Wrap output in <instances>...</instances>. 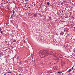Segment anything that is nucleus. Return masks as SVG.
<instances>
[{
  "mask_svg": "<svg viewBox=\"0 0 75 75\" xmlns=\"http://www.w3.org/2000/svg\"><path fill=\"white\" fill-rule=\"evenodd\" d=\"M49 54V53L47 51H45L43 50H42L40 52V57L41 58H43L46 56H47Z\"/></svg>",
  "mask_w": 75,
  "mask_h": 75,
  "instance_id": "f257e3e1",
  "label": "nucleus"
},
{
  "mask_svg": "<svg viewBox=\"0 0 75 75\" xmlns=\"http://www.w3.org/2000/svg\"><path fill=\"white\" fill-rule=\"evenodd\" d=\"M14 35H15V33H12V34L11 35V37H14Z\"/></svg>",
  "mask_w": 75,
  "mask_h": 75,
  "instance_id": "f03ea898",
  "label": "nucleus"
},
{
  "mask_svg": "<svg viewBox=\"0 0 75 75\" xmlns=\"http://www.w3.org/2000/svg\"><path fill=\"white\" fill-rule=\"evenodd\" d=\"M3 52H2L1 53H0V57H2V56H3L4 55V54L3 53Z\"/></svg>",
  "mask_w": 75,
  "mask_h": 75,
  "instance_id": "7ed1b4c3",
  "label": "nucleus"
},
{
  "mask_svg": "<svg viewBox=\"0 0 75 75\" xmlns=\"http://www.w3.org/2000/svg\"><path fill=\"white\" fill-rule=\"evenodd\" d=\"M65 18H68V15H66L65 16Z\"/></svg>",
  "mask_w": 75,
  "mask_h": 75,
  "instance_id": "20e7f679",
  "label": "nucleus"
},
{
  "mask_svg": "<svg viewBox=\"0 0 75 75\" xmlns=\"http://www.w3.org/2000/svg\"><path fill=\"white\" fill-rule=\"evenodd\" d=\"M49 21H51L52 20V18L51 17H49L48 19Z\"/></svg>",
  "mask_w": 75,
  "mask_h": 75,
  "instance_id": "39448f33",
  "label": "nucleus"
},
{
  "mask_svg": "<svg viewBox=\"0 0 75 75\" xmlns=\"http://www.w3.org/2000/svg\"><path fill=\"white\" fill-rule=\"evenodd\" d=\"M64 33L63 31H62L61 33H60V35H63L64 34Z\"/></svg>",
  "mask_w": 75,
  "mask_h": 75,
  "instance_id": "423d86ee",
  "label": "nucleus"
},
{
  "mask_svg": "<svg viewBox=\"0 0 75 75\" xmlns=\"http://www.w3.org/2000/svg\"><path fill=\"white\" fill-rule=\"evenodd\" d=\"M11 17H14V16H15V15L14 14H12V15H11Z\"/></svg>",
  "mask_w": 75,
  "mask_h": 75,
  "instance_id": "0eeeda50",
  "label": "nucleus"
},
{
  "mask_svg": "<svg viewBox=\"0 0 75 75\" xmlns=\"http://www.w3.org/2000/svg\"><path fill=\"white\" fill-rule=\"evenodd\" d=\"M10 21L11 23H13L14 22V21L13 20H11Z\"/></svg>",
  "mask_w": 75,
  "mask_h": 75,
  "instance_id": "6e6552de",
  "label": "nucleus"
},
{
  "mask_svg": "<svg viewBox=\"0 0 75 75\" xmlns=\"http://www.w3.org/2000/svg\"><path fill=\"white\" fill-rule=\"evenodd\" d=\"M57 73H58V74H62V72H60V71H58L57 72Z\"/></svg>",
  "mask_w": 75,
  "mask_h": 75,
  "instance_id": "1a4fd4ad",
  "label": "nucleus"
},
{
  "mask_svg": "<svg viewBox=\"0 0 75 75\" xmlns=\"http://www.w3.org/2000/svg\"><path fill=\"white\" fill-rule=\"evenodd\" d=\"M71 71H72V69H69L68 71V72H71Z\"/></svg>",
  "mask_w": 75,
  "mask_h": 75,
  "instance_id": "9d476101",
  "label": "nucleus"
},
{
  "mask_svg": "<svg viewBox=\"0 0 75 75\" xmlns=\"http://www.w3.org/2000/svg\"><path fill=\"white\" fill-rule=\"evenodd\" d=\"M67 1L66 0L64 1L63 2V3H67Z\"/></svg>",
  "mask_w": 75,
  "mask_h": 75,
  "instance_id": "9b49d317",
  "label": "nucleus"
},
{
  "mask_svg": "<svg viewBox=\"0 0 75 75\" xmlns=\"http://www.w3.org/2000/svg\"><path fill=\"white\" fill-rule=\"evenodd\" d=\"M12 13L13 14H14V13H15V11H14V10L12 11Z\"/></svg>",
  "mask_w": 75,
  "mask_h": 75,
  "instance_id": "f8f14e48",
  "label": "nucleus"
},
{
  "mask_svg": "<svg viewBox=\"0 0 75 75\" xmlns=\"http://www.w3.org/2000/svg\"><path fill=\"white\" fill-rule=\"evenodd\" d=\"M47 5H50V2H47Z\"/></svg>",
  "mask_w": 75,
  "mask_h": 75,
  "instance_id": "ddd939ff",
  "label": "nucleus"
},
{
  "mask_svg": "<svg viewBox=\"0 0 75 75\" xmlns=\"http://www.w3.org/2000/svg\"><path fill=\"white\" fill-rule=\"evenodd\" d=\"M73 7H74V6H72V7L71 6H69L70 8H72Z\"/></svg>",
  "mask_w": 75,
  "mask_h": 75,
  "instance_id": "4468645a",
  "label": "nucleus"
},
{
  "mask_svg": "<svg viewBox=\"0 0 75 75\" xmlns=\"http://www.w3.org/2000/svg\"><path fill=\"white\" fill-rule=\"evenodd\" d=\"M13 42H16V40H14L13 41Z\"/></svg>",
  "mask_w": 75,
  "mask_h": 75,
  "instance_id": "2eb2a0df",
  "label": "nucleus"
},
{
  "mask_svg": "<svg viewBox=\"0 0 75 75\" xmlns=\"http://www.w3.org/2000/svg\"><path fill=\"white\" fill-rule=\"evenodd\" d=\"M19 64H20V65H21V64H22V63L19 62Z\"/></svg>",
  "mask_w": 75,
  "mask_h": 75,
  "instance_id": "dca6fc26",
  "label": "nucleus"
},
{
  "mask_svg": "<svg viewBox=\"0 0 75 75\" xmlns=\"http://www.w3.org/2000/svg\"><path fill=\"white\" fill-rule=\"evenodd\" d=\"M71 18L74 19V16H71Z\"/></svg>",
  "mask_w": 75,
  "mask_h": 75,
  "instance_id": "f3484780",
  "label": "nucleus"
},
{
  "mask_svg": "<svg viewBox=\"0 0 75 75\" xmlns=\"http://www.w3.org/2000/svg\"><path fill=\"white\" fill-rule=\"evenodd\" d=\"M73 40H74V41H75V37H74L73 38Z\"/></svg>",
  "mask_w": 75,
  "mask_h": 75,
  "instance_id": "a211bd4d",
  "label": "nucleus"
},
{
  "mask_svg": "<svg viewBox=\"0 0 75 75\" xmlns=\"http://www.w3.org/2000/svg\"><path fill=\"white\" fill-rule=\"evenodd\" d=\"M57 61H59V59H58V57H57Z\"/></svg>",
  "mask_w": 75,
  "mask_h": 75,
  "instance_id": "6ab92c4d",
  "label": "nucleus"
},
{
  "mask_svg": "<svg viewBox=\"0 0 75 75\" xmlns=\"http://www.w3.org/2000/svg\"><path fill=\"white\" fill-rule=\"evenodd\" d=\"M8 73H11V71H8Z\"/></svg>",
  "mask_w": 75,
  "mask_h": 75,
  "instance_id": "aec40b11",
  "label": "nucleus"
},
{
  "mask_svg": "<svg viewBox=\"0 0 75 75\" xmlns=\"http://www.w3.org/2000/svg\"><path fill=\"white\" fill-rule=\"evenodd\" d=\"M13 17H12V16H11V17H10V18L11 19V18H13Z\"/></svg>",
  "mask_w": 75,
  "mask_h": 75,
  "instance_id": "412c9836",
  "label": "nucleus"
},
{
  "mask_svg": "<svg viewBox=\"0 0 75 75\" xmlns=\"http://www.w3.org/2000/svg\"><path fill=\"white\" fill-rule=\"evenodd\" d=\"M32 59H33V57L32 56Z\"/></svg>",
  "mask_w": 75,
  "mask_h": 75,
  "instance_id": "4be33fe9",
  "label": "nucleus"
},
{
  "mask_svg": "<svg viewBox=\"0 0 75 75\" xmlns=\"http://www.w3.org/2000/svg\"><path fill=\"white\" fill-rule=\"evenodd\" d=\"M14 31H15V30H12L13 32H14Z\"/></svg>",
  "mask_w": 75,
  "mask_h": 75,
  "instance_id": "5701e85b",
  "label": "nucleus"
},
{
  "mask_svg": "<svg viewBox=\"0 0 75 75\" xmlns=\"http://www.w3.org/2000/svg\"><path fill=\"white\" fill-rule=\"evenodd\" d=\"M19 75H22V74H19Z\"/></svg>",
  "mask_w": 75,
  "mask_h": 75,
  "instance_id": "b1692460",
  "label": "nucleus"
},
{
  "mask_svg": "<svg viewBox=\"0 0 75 75\" xmlns=\"http://www.w3.org/2000/svg\"><path fill=\"white\" fill-rule=\"evenodd\" d=\"M6 74H7V73H5L4 75H6Z\"/></svg>",
  "mask_w": 75,
  "mask_h": 75,
  "instance_id": "393cba45",
  "label": "nucleus"
},
{
  "mask_svg": "<svg viewBox=\"0 0 75 75\" xmlns=\"http://www.w3.org/2000/svg\"><path fill=\"white\" fill-rule=\"evenodd\" d=\"M25 1H28V0H25Z\"/></svg>",
  "mask_w": 75,
  "mask_h": 75,
  "instance_id": "a878e982",
  "label": "nucleus"
},
{
  "mask_svg": "<svg viewBox=\"0 0 75 75\" xmlns=\"http://www.w3.org/2000/svg\"><path fill=\"white\" fill-rule=\"evenodd\" d=\"M56 35H59V34L57 33H56Z\"/></svg>",
  "mask_w": 75,
  "mask_h": 75,
  "instance_id": "bb28decb",
  "label": "nucleus"
},
{
  "mask_svg": "<svg viewBox=\"0 0 75 75\" xmlns=\"http://www.w3.org/2000/svg\"><path fill=\"white\" fill-rule=\"evenodd\" d=\"M73 51H74V52H75V50H74Z\"/></svg>",
  "mask_w": 75,
  "mask_h": 75,
  "instance_id": "cd10ccee",
  "label": "nucleus"
},
{
  "mask_svg": "<svg viewBox=\"0 0 75 75\" xmlns=\"http://www.w3.org/2000/svg\"><path fill=\"white\" fill-rule=\"evenodd\" d=\"M26 6V5H25V6H24V7H25Z\"/></svg>",
  "mask_w": 75,
  "mask_h": 75,
  "instance_id": "c85d7f7f",
  "label": "nucleus"
},
{
  "mask_svg": "<svg viewBox=\"0 0 75 75\" xmlns=\"http://www.w3.org/2000/svg\"><path fill=\"white\" fill-rule=\"evenodd\" d=\"M28 8H30V6L28 7Z\"/></svg>",
  "mask_w": 75,
  "mask_h": 75,
  "instance_id": "c756f323",
  "label": "nucleus"
},
{
  "mask_svg": "<svg viewBox=\"0 0 75 75\" xmlns=\"http://www.w3.org/2000/svg\"><path fill=\"white\" fill-rule=\"evenodd\" d=\"M18 58H18V57L17 58V59H18Z\"/></svg>",
  "mask_w": 75,
  "mask_h": 75,
  "instance_id": "7c9ffc66",
  "label": "nucleus"
},
{
  "mask_svg": "<svg viewBox=\"0 0 75 75\" xmlns=\"http://www.w3.org/2000/svg\"><path fill=\"white\" fill-rule=\"evenodd\" d=\"M74 68V67H71V69H73Z\"/></svg>",
  "mask_w": 75,
  "mask_h": 75,
  "instance_id": "2f4dec72",
  "label": "nucleus"
},
{
  "mask_svg": "<svg viewBox=\"0 0 75 75\" xmlns=\"http://www.w3.org/2000/svg\"><path fill=\"white\" fill-rule=\"evenodd\" d=\"M62 13H63V11H62Z\"/></svg>",
  "mask_w": 75,
  "mask_h": 75,
  "instance_id": "473e14b6",
  "label": "nucleus"
},
{
  "mask_svg": "<svg viewBox=\"0 0 75 75\" xmlns=\"http://www.w3.org/2000/svg\"><path fill=\"white\" fill-rule=\"evenodd\" d=\"M1 33H2V31H1Z\"/></svg>",
  "mask_w": 75,
  "mask_h": 75,
  "instance_id": "72a5a7b5",
  "label": "nucleus"
},
{
  "mask_svg": "<svg viewBox=\"0 0 75 75\" xmlns=\"http://www.w3.org/2000/svg\"><path fill=\"white\" fill-rule=\"evenodd\" d=\"M67 35H69V34H68Z\"/></svg>",
  "mask_w": 75,
  "mask_h": 75,
  "instance_id": "f704fd0d",
  "label": "nucleus"
},
{
  "mask_svg": "<svg viewBox=\"0 0 75 75\" xmlns=\"http://www.w3.org/2000/svg\"><path fill=\"white\" fill-rule=\"evenodd\" d=\"M0 31H1V29H0Z\"/></svg>",
  "mask_w": 75,
  "mask_h": 75,
  "instance_id": "c9c22d12",
  "label": "nucleus"
},
{
  "mask_svg": "<svg viewBox=\"0 0 75 75\" xmlns=\"http://www.w3.org/2000/svg\"><path fill=\"white\" fill-rule=\"evenodd\" d=\"M0 52H1V51L0 50Z\"/></svg>",
  "mask_w": 75,
  "mask_h": 75,
  "instance_id": "e433bc0d",
  "label": "nucleus"
},
{
  "mask_svg": "<svg viewBox=\"0 0 75 75\" xmlns=\"http://www.w3.org/2000/svg\"><path fill=\"white\" fill-rule=\"evenodd\" d=\"M65 58H67V57H66V56H65Z\"/></svg>",
  "mask_w": 75,
  "mask_h": 75,
  "instance_id": "4c0bfd02",
  "label": "nucleus"
},
{
  "mask_svg": "<svg viewBox=\"0 0 75 75\" xmlns=\"http://www.w3.org/2000/svg\"><path fill=\"white\" fill-rule=\"evenodd\" d=\"M24 0H22V1H23Z\"/></svg>",
  "mask_w": 75,
  "mask_h": 75,
  "instance_id": "58836bf2",
  "label": "nucleus"
},
{
  "mask_svg": "<svg viewBox=\"0 0 75 75\" xmlns=\"http://www.w3.org/2000/svg\"><path fill=\"white\" fill-rule=\"evenodd\" d=\"M2 1H3V0H2Z\"/></svg>",
  "mask_w": 75,
  "mask_h": 75,
  "instance_id": "ea45409f",
  "label": "nucleus"
},
{
  "mask_svg": "<svg viewBox=\"0 0 75 75\" xmlns=\"http://www.w3.org/2000/svg\"><path fill=\"white\" fill-rule=\"evenodd\" d=\"M69 19H71V18H69Z\"/></svg>",
  "mask_w": 75,
  "mask_h": 75,
  "instance_id": "a19ab883",
  "label": "nucleus"
},
{
  "mask_svg": "<svg viewBox=\"0 0 75 75\" xmlns=\"http://www.w3.org/2000/svg\"><path fill=\"white\" fill-rule=\"evenodd\" d=\"M15 58H16V57H15Z\"/></svg>",
  "mask_w": 75,
  "mask_h": 75,
  "instance_id": "79ce46f5",
  "label": "nucleus"
},
{
  "mask_svg": "<svg viewBox=\"0 0 75 75\" xmlns=\"http://www.w3.org/2000/svg\"><path fill=\"white\" fill-rule=\"evenodd\" d=\"M10 1L9 0L8 1Z\"/></svg>",
  "mask_w": 75,
  "mask_h": 75,
  "instance_id": "37998d69",
  "label": "nucleus"
},
{
  "mask_svg": "<svg viewBox=\"0 0 75 75\" xmlns=\"http://www.w3.org/2000/svg\"><path fill=\"white\" fill-rule=\"evenodd\" d=\"M74 28H75V27H74Z\"/></svg>",
  "mask_w": 75,
  "mask_h": 75,
  "instance_id": "c03bdc74",
  "label": "nucleus"
},
{
  "mask_svg": "<svg viewBox=\"0 0 75 75\" xmlns=\"http://www.w3.org/2000/svg\"><path fill=\"white\" fill-rule=\"evenodd\" d=\"M17 74H16V75H17Z\"/></svg>",
  "mask_w": 75,
  "mask_h": 75,
  "instance_id": "a18cd8bd",
  "label": "nucleus"
}]
</instances>
